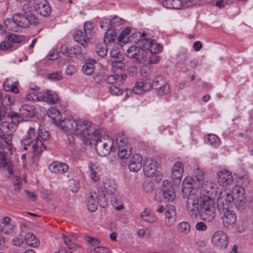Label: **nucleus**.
<instances>
[{"instance_id": "63", "label": "nucleus", "mask_w": 253, "mask_h": 253, "mask_svg": "<svg viewBox=\"0 0 253 253\" xmlns=\"http://www.w3.org/2000/svg\"><path fill=\"white\" fill-rule=\"evenodd\" d=\"M16 182L13 184L14 189L16 191L19 190L21 189V185L22 184V180L21 178L19 176L15 177Z\"/></svg>"}, {"instance_id": "19", "label": "nucleus", "mask_w": 253, "mask_h": 253, "mask_svg": "<svg viewBox=\"0 0 253 253\" xmlns=\"http://www.w3.org/2000/svg\"><path fill=\"white\" fill-rule=\"evenodd\" d=\"M19 112L24 120L33 117L36 114V109L34 106L32 105L25 104L20 107Z\"/></svg>"}, {"instance_id": "22", "label": "nucleus", "mask_w": 253, "mask_h": 253, "mask_svg": "<svg viewBox=\"0 0 253 253\" xmlns=\"http://www.w3.org/2000/svg\"><path fill=\"white\" fill-rule=\"evenodd\" d=\"M73 38L75 41L80 43L84 47L88 46V42L90 39V38H87L84 33L82 30H77L73 35Z\"/></svg>"}, {"instance_id": "44", "label": "nucleus", "mask_w": 253, "mask_h": 253, "mask_svg": "<svg viewBox=\"0 0 253 253\" xmlns=\"http://www.w3.org/2000/svg\"><path fill=\"white\" fill-rule=\"evenodd\" d=\"M71 49H72V46H70L67 44H62L60 47V51L63 54L72 57V54H70Z\"/></svg>"}, {"instance_id": "56", "label": "nucleus", "mask_w": 253, "mask_h": 253, "mask_svg": "<svg viewBox=\"0 0 253 253\" xmlns=\"http://www.w3.org/2000/svg\"><path fill=\"white\" fill-rule=\"evenodd\" d=\"M85 240L92 246H97L100 243V241L97 238L91 237L88 236L85 237Z\"/></svg>"}, {"instance_id": "43", "label": "nucleus", "mask_w": 253, "mask_h": 253, "mask_svg": "<svg viewBox=\"0 0 253 253\" xmlns=\"http://www.w3.org/2000/svg\"><path fill=\"white\" fill-rule=\"evenodd\" d=\"M143 189L146 193H151L154 190V184L152 182L145 181L143 184Z\"/></svg>"}, {"instance_id": "28", "label": "nucleus", "mask_w": 253, "mask_h": 253, "mask_svg": "<svg viewBox=\"0 0 253 253\" xmlns=\"http://www.w3.org/2000/svg\"><path fill=\"white\" fill-rule=\"evenodd\" d=\"M38 138L37 135H36L35 134V129L34 128H30L28 131L27 136L23 139L22 143L24 145H29L34 141H35V142H36Z\"/></svg>"}, {"instance_id": "46", "label": "nucleus", "mask_w": 253, "mask_h": 253, "mask_svg": "<svg viewBox=\"0 0 253 253\" xmlns=\"http://www.w3.org/2000/svg\"><path fill=\"white\" fill-rule=\"evenodd\" d=\"M123 60L124 57H120L119 59L114 60L112 62V66L113 68H116L122 70L125 66V64L123 62H122Z\"/></svg>"}, {"instance_id": "16", "label": "nucleus", "mask_w": 253, "mask_h": 253, "mask_svg": "<svg viewBox=\"0 0 253 253\" xmlns=\"http://www.w3.org/2000/svg\"><path fill=\"white\" fill-rule=\"evenodd\" d=\"M157 168L156 161L147 159L143 165V171L144 174L147 177H152L155 175Z\"/></svg>"}, {"instance_id": "61", "label": "nucleus", "mask_w": 253, "mask_h": 253, "mask_svg": "<svg viewBox=\"0 0 253 253\" xmlns=\"http://www.w3.org/2000/svg\"><path fill=\"white\" fill-rule=\"evenodd\" d=\"M12 243L15 246H20L24 243L23 238L21 235L18 236L13 239Z\"/></svg>"}, {"instance_id": "51", "label": "nucleus", "mask_w": 253, "mask_h": 253, "mask_svg": "<svg viewBox=\"0 0 253 253\" xmlns=\"http://www.w3.org/2000/svg\"><path fill=\"white\" fill-rule=\"evenodd\" d=\"M123 22L124 20L123 19L119 18L117 16H114L113 18L109 21L111 26H112V29L114 26L122 24L123 23Z\"/></svg>"}, {"instance_id": "13", "label": "nucleus", "mask_w": 253, "mask_h": 253, "mask_svg": "<svg viewBox=\"0 0 253 253\" xmlns=\"http://www.w3.org/2000/svg\"><path fill=\"white\" fill-rule=\"evenodd\" d=\"M224 204V202H222V205L224 206L222 209V212H223V215L222 216V223L224 227H229L230 226H233V225L236 221V216L233 211L229 210V207L230 205H233V202L232 204H227V202Z\"/></svg>"}, {"instance_id": "34", "label": "nucleus", "mask_w": 253, "mask_h": 253, "mask_svg": "<svg viewBox=\"0 0 253 253\" xmlns=\"http://www.w3.org/2000/svg\"><path fill=\"white\" fill-rule=\"evenodd\" d=\"M213 246L220 249L221 247V231H217L214 233L211 237Z\"/></svg>"}, {"instance_id": "5", "label": "nucleus", "mask_w": 253, "mask_h": 253, "mask_svg": "<svg viewBox=\"0 0 253 253\" xmlns=\"http://www.w3.org/2000/svg\"><path fill=\"white\" fill-rule=\"evenodd\" d=\"M48 116L56 121L57 126L67 132L75 133L76 125V120L73 119H61V113L56 108H51L47 110Z\"/></svg>"}, {"instance_id": "12", "label": "nucleus", "mask_w": 253, "mask_h": 253, "mask_svg": "<svg viewBox=\"0 0 253 253\" xmlns=\"http://www.w3.org/2000/svg\"><path fill=\"white\" fill-rule=\"evenodd\" d=\"M126 55L130 58L134 59L137 64H142L145 62L147 58L145 52L141 50L138 46L135 45L131 46L127 50Z\"/></svg>"}, {"instance_id": "52", "label": "nucleus", "mask_w": 253, "mask_h": 253, "mask_svg": "<svg viewBox=\"0 0 253 253\" xmlns=\"http://www.w3.org/2000/svg\"><path fill=\"white\" fill-rule=\"evenodd\" d=\"M67 136L68 137L69 144L71 145H73L75 143L76 138L79 137V136L77 135L76 133H73V131L68 132L67 134Z\"/></svg>"}, {"instance_id": "33", "label": "nucleus", "mask_w": 253, "mask_h": 253, "mask_svg": "<svg viewBox=\"0 0 253 253\" xmlns=\"http://www.w3.org/2000/svg\"><path fill=\"white\" fill-rule=\"evenodd\" d=\"M89 170L90 171V177L94 181H97L100 179L99 174V169L97 166L90 163L89 165Z\"/></svg>"}, {"instance_id": "49", "label": "nucleus", "mask_w": 253, "mask_h": 253, "mask_svg": "<svg viewBox=\"0 0 253 253\" xmlns=\"http://www.w3.org/2000/svg\"><path fill=\"white\" fill-rule=\"evenodd\" d=\"M143 84L141 82H137L135 84V87L133 89V92L137 94H140L143 92H145L143 89Z\"/></svg>"}, {"instance_id": "38", "label": "nucleus", "mask_w": 253, "mask_h": 253, "mask_svg": "<svg viewBox=\"0 0 253 253\" xmlns=\"http://www.w3.org/2000/svg\"><path fill=\"white\" fill-rule=\"evenodd\" d=\"M98 202L92 195L88 198L87 208L91 212H94L97 209Z\"/></svg>"}, {"instance_id": "6", "label": "nucleus", "mask_w": 253, "mask_h": 253, "mask_svg": "<svg viewBox=\"0 0 253 253\" xmlns=\"http://www.w3.org/2000/svg\"><path fill=\"white\" fill-rule=\"evenodd\" d=\"M98 136L91 139L92 144L95 145V150L100 156H106L109 155L112 150L113 141L108 136H101L100 131L97 133Z\"/></svg>"}, {"instance_id": "11", "label": "nucleus", "mask_w": 253, "mask_h": 253, "mask_svg": "<svg viewBox=\"0 0 253 253\" xmlns=\"http://www.w3.org/2000/svg\"><path fill=\"white\" fill-rule=\"evenodd\" d=\"M153 87L157 90V93L159 96L166 94L170 91V85L165 78L159 75L155 77L153 82Z\"/></svg>"}, {"instance_id": "62", "label": "nucleus", "mask_w": 253, "mask_h": 253, "mask_svg": "<svg viewBox=\"0 0 253 253\" xmlns=\"http://www.w3.org/2000/svg\"><path fill=\"white\" fill-rule=\"evenodd\" d=\"M94 251L96 253H109V250L103 246H98L94 248Z\"/></svg>"}, {"instance_id": "20", "label": "nucleus", "mask_w": 253, "mask_h": 253, "mask_svg": "<svg viewBox=\"0 0 253 253\" xmlns=\"http://www.w3.org/2000/svg\"><path fill=\"white\" fill-rule=\"evenodd\" d=\"M214 188L211 182L206 181L201 186L200 197H213Z\"/></svg>"}, {"instance_id": "58", "label": "nucleus", "mask_w": 253, "mask_h": 253, "mask_svg": "<svg viewBox=\"0 0 253 253\" xmlns=\"http://www.w3.org/2000/svg\"><path fill=\"white\" fill-rule=\"evenodd\" d=\"M100 27L105 30H107L108 31L112 29V26H111L110 22H108L107 19H104L101 22Z\"/></svg>"}, {"instance_id": "32", "label": "nucleus", "mask_w": 253, "mask_h": 253, "mask_svg": "<svg viewBox=\"0 0 253 253\" xmlns=\"http://www.w3.org/2000/svg\"><path fill=\"white\" fill-rule=\"evenodd\" d=\"M96 63V61L93 59L89 60L83 67V72L87 75H91L94 69V64Z\"/></svg>"}, {"instance_id": "64", "label": "nucleus", "mask_w": 253, "mask_h": 253, "mask_svg": "<svg viewBox=\"0 0 253 253\" xmlns=\"http://www.w3.org/2000/svg\"><path fill=\"white\" fill-rule=\"evenodd\" d=\"M207 228L206 225L203 222H198L196 225V229L198 231H205Z\"/></svg>"}, {"instance_id": "41", "label": "nucleus", "mask_w": 253, "mask_h": 253, "mask_svg": "<svg viewBox=\"0 0 253 253\" xmlns=\"http://www.w3.org/2000/svg\"><path fill=\"white\" fill-rule=\"evenodd\" d=\"M92 29L93 26L91 22L88 21L84 24V33L87 38H91Z\"/></svg>"}, {"instance_id": "35", "label": "nucleus", "mask_w": 253, "mask_h": 253, "mask_svg": "<svg viewBox=\"0 0 253 253\" xmlns=\"http://www.w3.org/2000/svg\"><path fill=\"white\" fill-rule=\"evenodd\" d=\"M177 231L180 234H188L191 229L190 224L186 221H183L179 223L177 225Z\"/></svg>"}, {"instance_id": "14", "label": "nucleus", "mask_w": 253, "mask_h": 253, "mask_svg": "<svg viewBox=\"0 0 253 253\" xmlns=\"http://www.w3.org/2000/svg\"><path fill=\"white\" fill-rule=\"evenodd\" d=\"M164 199L168 202L174 201L175 194L172 184L168 180H164L163 182L162 190L160 193Z\"/></svg>"}, {"instance_id": "48", "label": "nucleus", "mask_w": 253, "mask_h": 253, "mask_svg": "<svg viewBox=\"0 0 253 253\" xmlns=\"http://www.w3.org/2000/svg\"><path fill=\"white\" fill-rule=\"evenodd\" d=\"M196 179L198 181L199 184L203 182L204 179L205 172L202 169L197 168L195 170Z\"/></svg>"}, {"instance_id": "18", "label": "nucleus", "mask_w": 253, "mask_h": 253, "mask_svg": "<svg viewBox=\"0 0 253 253\" xmlns=\"http://www.w3.org/2000/svg\"><path fill=\"white\" fill-rule=\"evenodd\" d=\"M142 158L138 154L132 156L128 166L129 169L133 172H138L142 168Z\"/></svg>"}, {"instance_id": "17", "label": "nucleus", "mask_w": 253, "mask_h": 253, "mask_svg": "<svg viewBox=\"0 0 253 253\" xmlns=\"http://www.w3.org/2000/svg\"><path fill=\"white\" fill-rule=\"evenodd\" d=\"M46 96L39 95L37 99L39 101L47 102V103L54 104L57 103L59 98L57 94L54 91L46 90L44 91Z\"/></svg>"}, {"instance_id": "57", "label": "nucleus", "mask_w": 253, "mask_h": 253, "mask_svg": "<svg viewBox=\"0 0 253 253\" xmlns=\"http://www.w3.org/2000/svg\"><path fill=\"white\" fill-rule=\"evenodd\" d=\"M163 4L167 8L177 9V4L172 3L171 0H163Z\"/></svg>"}, {"instance_id": "50", "label": "nucleus", "mask_w": 253, "mask_h": 253, "mask_svg": "<svg viewBox=\"0 0 253 253\" xmlns=\"http://www.w3.org/2000/svg\"><path fill=\"white\" fill-rule=\"evenodd\" d=\"M70 51H71V52H70V54H72V57L74 56H77L80 54H85V53L84 52L82 49L81 47L79 45L73 46L72 49H71Z\"/></svg>"}, {"instance_id": "9", "label": "nucleus", "mask_w": 253, "mask_h": 253, "mask_svg": "<svg viewBox=\"0 0 253 253\" xmlns=\"http://www.w3.org/2000/svg\"><path fill=\"white\" fill-rule=\"evenodd\" d=\"M116 142L118 144L119 157L122 159L128 158L131 154V147L124 133L120 132L117 134Z\"/></svg>"}, {"instance_id": "24", "label": "nucleus", "mask_w": 253, "mask_h": 253, "mask_svg": "<svg viewBox=\"0 0 253 253\" xmlns=\"http://www.w3.org/2000/svg\"><path fill=\"white\" fill-rule=\"evenodd\" d=\"M5 26L10 31L18 32L20 28L17 23L14 14L12 18H7L4 21Z\"/></svg>"}, {"instance_id": "23", "label": "nucleus", "mask_w": 253, "mask_h": 253, "mask_svg": "<svg viewBox=\"0 0 253 253\" xmlns=\"http://www.w3.org/2000/svg\"><path fill=\"white\" fill-rule=\"evenodd\" d=\"M183 165L179 162L175 163L172 168V177L173 179L180 180L182 176Z\"/></svg>"}, {"instance_id": "36", "label": "nucleus", "mask_w": 253, "mask_h": 253, "mask_svg": "<svg viewBox=\"0 0 253 253\" xmlns=\"http://www.w3.org/2000/svg\"><path fill=\"white\" fill-rule=\"evenodd\" d=\"M7 117H9L11 120V124L17 126L19 123L23 121L24 119L19 113L10 112L7 114Z\"/></svg>"}, {"instance_id": "3", "label": "nucleus", "mask_w": 253, "mask_h": 253, "mask_svg": "<svg viewBox=\"0 0 253 253\" xmlns=\"http://www.w3.org/2000/svg\"><path fill=\"white\" fill-rule=\"evenodd\" d=\"M10 127H12L11 124L4 122L0 127V138L4 142V144H0V168H5L9 174H12V163L8 157V153L3 150L6 148L10 151V154H12L13 135L5 131L6 127V129H9Z\"/></svg>"}, {"instance_id": "60", "label": "nucleus", "mask_w": 253, "mask_h": 253, "mask_svg": "<svg viewBox=\"0 0 253 253\" xmlns=\"http://www.w3.org/2000/svg\"><path fill=\"white\" fill-rule=\"evenodd\" d=\"M142 83L143 84V89H144V91H145L150 90L153 87V85L150 79H146L143 82H142Z\"/></svg>"}, {"instance_id": "47", "label": "nucleus", "mask_w": 253, "mask_h": 253, "mask_svg": "<svg viewBox=\"0 0 253 253\" xmlns=\"http://www.w3.org/2000/svg\"><path fill=\"white\" fill-rule=\"evenodd\" d=\"M119 79V75L115 74L108 76L106 79V82L109 84L114 85V84H118V80Z\"/></svg>"}, {"instance_id": "15", "label": "nucleus", "mask_w": 253, "mask_h": 253, "mask_svg": "<svg viewBox=\"0 0 253 253\" xmlns=\"http://www.w3.org/2000/svg\"><path fill=\"white\" fill-rule=\"evenodd\" d=\"M176 220V212L175 207L172 205H168L166 208L165 223L167 226L173 225Z\"/></svg>"}, {"instance_id": "29", "label": "nucleus", "mask_w": 253, "mask_h": 253, "mask_svg": "<svg viewBox=\"0 0 253 253\" xmlns=\"http://www.w3.org/2000/svg\"><path fill=\"white\" fill-rule=\"evenodd\" d=\"M103 185L106 192L110 195L114 194L117 189V185L114 180L107 179L103 182Z\"/></svg>"}, {"instance_id": "8", "label": "nucleus", "mask_w": 253, "mask_h": 253, "mask_svg": "<svg viewBox=\"0 0 253 253\" xmlns=\"http://www.w3.org/2000/svg\"><path fill=\"white\" fill-rule=\"evenodd\" d=\"M50 137L49 132L43 126H40L38 131V140L32 145L33 153L34 155H39L45 149L44 141L47 140Z\"/></svg>"}, {"instance_id": "59", "label": "nucleus", "mask_w": 253, "mask_h": 253, "mask_svg": "<svg viewBox=\"0 0 253 253\" xmlns=\"http://www.w3.org/2000/svg\"><path fill=\"white\" fill-rule=\"evenodd\" d=\"M110 54L112 58H116L117 60L119 59L120 57H123L118 49H113L111 50Z\"/></svg>"}, {"instance_id": "45", "label": "nucleus", "mask_w": 253, "mask_h": 253, "mask_svg": "<svg viewBox=\"0 0 253 253\" xmlns=\"http://www.w3.org/2000/svg\"><path fill=\"white\" fill-rule=\"evenodd\" d=\"M48 78L53 81H57L62 79V75L61 72H55L47 75Z\"/></svg>"}, {"instance_id": "21", "label": "nucleus", "mask_w": 253, "mask_h": 253, "mask_svg": "<svg viewBox=\"0 0 253 253\" xmlns=\"http://www.w3.org/2000/svg\"><path fill=\"white\" fill-rule=\"evenodd\" d=\"M50 170L55 173H63L69 169V167L65 163L53 162L49 166Z\"/></svg>"}, {"instance_id": "53", "label": "nucleus", "mask_w": 253, "mask_h": 253, "mask_svg": "<svg viewBox=\"0 0 253 253\" xmlns=\"http://www.w3.org/2000/svg\"><path fill=\"white\" fill-rule=\"evenodd\" d=\"M7 39L11 43H18L21 42L20 36L13 34L7 35Z\"/></svg>"}, {"instance_id": "55", "label": "nucleus", "mask_w": 253, "mask_h": 253, "mask_svg": "<svg viewBox=\"0 0 253 253\" xmlns=\"http://www.w3.org/2000/svg\"><path fill=\"white\" fill-rule=\"evenodd\" d=\"M12 46V43L7 40V41H3L0 43V48L1 50H6L11 48Z\"/></svg>"}, {"instance_id": "26", "label": "nucleus", "mask_w": 253, "mask_h": 253, "mask_svg": "<svg viewBox=\"0 0 253 253\" xmlns=\"http://www.w3.org/2000/svg\"><path fill=\"white\" fill-rule=\"evenodd\" d=\"M140 217L144 220L149 223H154L157 220V216L148 209H145L141 212Z\"/></svg>"}, {"instance_id": "4", "label": "nucleus", "mask_w": 253, "mask_h": 253, "mask_svg": "<svg viewBox=\"0 0 253 253\" xmlns=\"http://www.w3.org/2000/svg\"><path fill=\"white\" fill-rule=\"evenodd\" d=\"M75 133L82 140L85 145H91V139L96 138L99 129L94 128L92 126V123L85 120H77Z\"/></svg>"}, {"instance_id": "42", "label": "nucleus", "mask_w": 253, "mask_h": 253, "mask_svg": "<svg viewBox=\"0 0 253 253\" xmlns=\"http://www.w3.org/2000/svg\"><path fill=\"white\" fill-rule=\"evenodd\" d=\"M109 90L111 94L116 96L122 95L123 92V90L116 85H112L109 86Z\"/></svg>"}, {"instance_id": "10", "label": "nucleus", "mask_w": 253, "mask_h": 253, "mask_svg": "<svg viewBox=\"0 0 253 253\" xmlns=\"http://www.w3.org/2000/svg\"><path fill=\"white\" fill-rule=\"evenodd\" d=\"M25 11L24 13H16L14 14L20 30L21 28H28L32 24L37 25L39 23V19L36 16L31 13H27V10Z\"/></svg>"}, {"instance_id": "37", "label": "nucleus", "mask_w": 253, "mask_h": 253, "mask_svg": "<svg viewBox=\"0 0 253 253\" xmlns=\"http://www.w3.org/2000/svg\"><path fill=\"white\" fill-rule=\"evenodd\" d=\"M206 142H209L214 147L218 146L220 143V139L215 135L212 134H208L205 137Z\"/></svg>"}, {"instance_id": "27", "label": "nucleus", "mask_w": 253, "mask_h": 253, "mask_svg": "<svg viewBox=\"0 0 253 253\" xmlns=\"http://www.w3.org/2000/svg\"><path fill=\"white\" fill-rule=\"evenodd\" d=\"M25 240L26 244L32 247L37 248L40 244L39 240L36 237L34 234L30 232L26 234Z\"/></svg>"}, {"instance_id": "40", "label": "nucleus", "mask_w": 253, "mask_h": 253, "mask_svg": "<svg viewBox=\"0 0 253 253\" xmlns=\"http://www.w3.org/2000/svg\"><path fill=\"white\" fill-rule=\"evenodd\" d=\"M96 53L99 56L104 57L106 56L107 53L106 46L98 43L96 46Z\"/></svg>"}, {"instance_id": "1", "label": "nucleus", "mask_w": 253, "mask_h": 253, "mask_svg": "<svg viewBox=\"0 0 253 253\" xmlns=\"http://www.w3.org/2000/svg\"><path fill=\"white\" fill-rule=\"evenodd\" d=\"M233 182L232 172L226 169L222 170V198H225L224 201L227 204L235 202L237 205L243 206L246 203L245 189L237 185L231 190Z\"/></svg>"}, {"instance_id": "7", "label": "nucleus", "mask_w": 253, "mask_h": 253, "mask_svg": "<svg viewBox=\"0 0 253 253\" xmlns=\"http://www.w3.org/2000/svg\"><path fill=\"white\" fill-rule=\"evenodd\" d=\"M196 185V180L195 181L192 177H186L182 183V195L184 199H187L186 205L188 210L192 205H196L198 195L192 192L193 187Z\"/></svg>"}, {"instance_id": "30", "label": "nucleus", "mask_w": 253, "mask_h": 253, "mask_svg": "<svg viewBox=\"0 0 253 253\" xmlns=\"http://www.w3.org/2000/svg\"><path fill=\"white\" fill-rule=\"evenodd\" d=\"M28 3H25L23 5V10H29L33 6L36 9L37 7L40 6L42 3L46 2V0H25Z\"/></svg>"}, {"instance_id": "25", "label": "nucleus", "mask_w": 253, "mask_h": 253, "mask_svg": "<svg viewBox=\"0 0 253 253\" xmlns=\"http://www.w3.org/2000/svg\"><path fill=\"white\" fill-rule=\"evenodd\" d=\"M35 10L38 13L44 17L49 16L51 12L50 5L47 1L42 4V3L40 6L37 7Z\"/></svg>"}, {"instance_id": "31", "label": "nucleus", "mask_w": 253, "mask_h": 253, "mask_svg": "<svg viewBox=\"0 0 253 253\" xmlns=\"http://www.w3.org/2000/svg\"><path fill=\"white\" fill-rule=\"evenodd\" d=\"M155 40H150L149 39H144L138 41V44L140 49L143 50L146 53L147 51H149L150 48L153 45Z\"/></svg>"}, {"instance_id": "39", "label": "nucleus", "mask_w": 253, "mask_h": 253, "mask_svg": "<svg viewBox=\"0 0 253 253\" xmlns=\"http://www.w3.org/2000/svg\"><path fill=\"white\" fill-rule=\"evenodd\" d=\"M116 36L117 34L114 31H111L110 33L106 32L104 38L105 44L114 42Z\"/></svg>"}, {"instance_id": "54", "label": "nucleus", "mask_w": 253, "mask_h": 253, "mask_svg": "<svg viewBox=\"0 0 253 253\" xmlns=\"http://www.w3.org/2000/svg\"><path fill=\"white\" fill-rule=\"evenodd\" d=\"M131 29L129 27H126L119 35L118 39L119 42H122L126 36L129 34Z\"/></svg>"}, {"instance_id": "2", "label": "nucleus", "mask_w": 253, "mask_h": 253, "mask_svg": "<svg viewBox=\"0 0 253 253\" xmlns=\"http://www.w3.org/2000/svg\"><path fill=\"white\" fill-rule=\"evenodd\" d=\"M196 205H192L193 208H190L188 212L192 217L200 216L204 220L209 221L212 220L215 216L216 207L213 197H198Z\"/></svg>"}]
</instances>
